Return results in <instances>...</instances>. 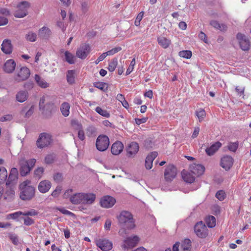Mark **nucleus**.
<instances>
[{"instance_id":"1","label":"nucleus","mask_w":251,"mask_h":251,"mask_svg":"<svg viewBox=\"0 0 251 251\" xmlns=\"http://www.w3.org/2000/svg\"><path fill=\"white\" fill-rule=\"evenodd\" d=\"M117 218L119 225L126 227L128 230L133 229L136 226L133 216L129 211L122 210L117 216Z\"/></svg>"},{"instance_id":"2","label":"nucleus","mask_w":251,"mask_h":251,"mask_svg":"<svg viewBox=\"0 0 251 251\" xmlns=\"http://www.w3.org/2000/svg\"><path fill=\"white\" fill-rule=\"evenodd\" d=\"M19 189L20 197L23 200H30L35 196V188L31 185V181L28 180L21 183L19 185Z\"/></svg>"},{"instance_id":"3","label":"nucleus","mask_w":251,"mask_h":251,"mask_svg":"<svg viewBox=\"0 0 251 251\" xmlns=\"http://www.w3.org/2000/svg\"><path fill=\"white\" fill-rule=\"evenodd\" d=\"M140 240V238L136 235L127 237L124 239L121 247L125 250L132 249L137 245Z\"/></svg>"},{"instance_id":"4","label":"nucleus","mask_w":251,"mask_h":251,"mask_svg":"<svg viewBox=\"0 0 251 251\" xmlns=\"http://www.w3.org/2000/svg\"><path fill=\"white\" fill-rule=\"evenodd\" d=\"M30 75V71L26 67H22L17 70L14 75V79L16 82H20L26 80Z\"/></svg>"},{"instance_id":"5","label":"nucleus","mask_w":251,"mask_h":251,"mask_svg":"<svg viewBox=\"0 0 251 251\" xmlns=\"http://www.w3.org/2000/svg\"><path fill=\"white\" fill-rule=\"evenodd\" d=\"M30 6V3L26 1H23L20 2L17 5V10L15 12V17L20 18L26 16L28 13V9L29 8Z\"/></svg>"},{"instance_id":"6","label":"nucleus","mask_w":251,"mask_h":251,"mask_svg":"<svg viewBox=\"0 0 251 251\" xmlns=\"http://www.w3.org/2000/svg\"><path fill=\"white\" fill-rule=\"evenodd\" d=\"M52 141L51 135L44 132L39 135L36 144L38 148L42 149L49 146L51 143Z\"/></svg>"},{"instance_id":"7","label":"nucleus","mask_w":251,"mask_h":251,"mask_svg":"<svg viewBox=\"0 0 251 251\" xmlns=\"http://www.w3.org/2000/svg\"><path fill=\"white\" fill-rule=\"evenodd\" d=\"M109 145V139L105 135H99L96 140V146L97 149L100 151L106 150Z\"/></svg>"},{"instance_id":"8","label":"nucleus","mask_w":251,"mask_h":251,"mask_svg":"<svg viewBox=\"0 0 251 251\" xmlns=\"http://www.w3.org/2000/svg\"><path fill=\"white\" fill-rule=\"evenodd\" d=\"M91 51V48L89 44H81L76 51V56L81 59H85Z\"/></svg>"},{"instance_id":"9","label":"nucleus","mask_w":251,"mask_h":251,"mask_svg":"<svg viewBox=\"0 0 251 251\" xmlns=\"http://www.w3.org/2000/svg\"><path fill=\"white\" fill-rule=\"evenodd\" d=\"M195 232L200 238H205L208 235V229L202 222H198L195 226Z\"/></svg>"},{"instance_id":"10","label":"nucleus","mask_w":251,"mask_h":251,"mask_svg":"<svg viewBox=\"0 0 251 251\" xmlns=\"http://www.w3.org/2000/svg\"><path fill=\"white\" fill-rule=\"evenodd\" d=\"M237 38L241 49L244 51L249 50L251 47V43L248 37L241 33H238Z\"/></svg>"},{"instance_id":"11","label":"nucleus","mask_w":251,"mask_h":251,"mask_svg":"<svg viewBox=\"0 0 251 251\" xmlns=\"http://www.w3.org/2000/svg\"><path fill=\"white\" fill-rule=\"evenodd\" d=\"M139 150V144L136 142L129 143L126 147V155L129 158H133Z\"/></svg>"},{"instance_id":"12","label":"nucleus","mask_w":251,"mask_h":251,"mask_svg":"<svg viewBox=\"0 0 251 251\" xmlns=\"http://www.w3.org/2000/svg\"><path fill=\"white\" fill-rule=\"evenodd\" d=\"M97 246L103 251H110L112 248V243L106 239H98L95 240Z\"/></svg>"},{"instance_id":"13","label":"nucleus","mask_w":251,"mask_h":251,"mask_svg":"<svg viewBox=\"0 0 251 251\" xmlns=\"http://www.w3.org/2000/svg\"><path fill=\"white\" fill-rule=\"evenodd\" d=\"M176 168L174 165H170L167 167L165 170V179L167 181H171L176 177Z\"/></svg>"},{"instance_id":"14","label":"nucleus","mask_w":251,"mask_h":251,"mask_svg":"<svg viewBox=\"0 0 251 251\" xmlns=\"http://www.w3.org/2000/svg\"><path fill=\"white\" fill-rule=\"evenodd\" d=\"M116 200L110 196H104L100 200V205L102 207L109 208L112 207L116 203Z\"/></svg>"},{"instance_id":"15","label":"nucleus","mask_w":251,"mask_h":251,"mask_svg":"<svg viewBox=\"0 0 251 251\" xmlns=\"http://www.w3.org/2000/svg\"><path fill=\"white\" fill-rule=\"evenodd\" d=\"M233 159L229 155H226L223 157L221 160V166L226 170H228L232 166Z\"/></svg>"},{"instance_id":"16","label":"nucleus","mask_w":251,"mask_h":251,"mask_svg":"<svg viewBox=\"0 0 251 251\" xmlns=\"http://www.w3.org/2000/svg\"><path fill=\"white\" fill-rule=\"evenodd\" d=\"M18 170L15 168H12L10 171L7 181L6 182V185L7 186L9 185L13 186L18 179Z\"/></svg>"},{"instance_id":"17","label":"nucleus","mask_w":251,"mask_h":251,"mask_svg":"<svg viewBox=\"0 0 251 251\" xmlns=\"http://www.w3.org/2000/svg\"><path fill=\"white\" fill-rule=\"evenodd\" d=\"M189 169L195 176H200L203 173L205 168L201 164H193L190 166Z\"/></svg>"},{"instance_id":"18","label":"nucleus","mask_w":251,"mask_h":251,"mask_svg":"<svg viewBox=\"0 0 251 251\" xmlns=\"http://www.w3.org/2000/svg\"><path fill=\"white\" fill-rule=\"evenodd\" d=\"M19 164L21 166L20 174L22 176H26L31 170L30 167L25 162V159L23 157L20 159Z\"/></svg>"},{"instance_id":"19","label":"nucleus","mask_w":251,"mask_h":251,"mask_svg":"<svg viewBox=\"0 0 251 251\" xmlns=\"http://www.w3.org/2000/svg\"><path fill=\"white\" fill-rule=\"evenodd\" d=\"M38 34L41 39L48 40L51 35V31L49 27L44 26L39 29Z\"/></svg>"},{"instance_id":"20","label":"nucleus","mask_w":251,"mask_h":251,"mask_svg":"<svg viewBox=\"0 0 251 251\" xmlns=\"http://www.w3.org/2000/svg\"><path fill=\"white\" fill-rule=\"evenodd\" d=\"M96 200V195L91 193H83L82 204L91 205L93 204Z\"/></svg>"},{"instance_id":"21","label":"nucleus","mask_w":251,"mask_h":251,"mask_svg":"<svg viewBox=\"0 0 251 251\" xmlns=\"http://www.w3.org/2000/svg\"><path fill=\"white\" fill-rule=\"evenodd\" d=\"M51 186V182L48 180L41 181L38 184V190L42 193L48 192Z\"/></svg>"},{"instance_id":"22","label":"nucleus","mask_w":251,"mask_h":251,"mask_svg":"<svg viewBox=\"0 0 251 251\" xmlns=\"http://www.w3.org/2000/svg\"><path fill=\"white\" fill-rule=\"evenodd\" d=\"M124 149V145L120 141H116L113 143L111 146V153L115 155L120 154L123 151Z\"/></svg>"},{"instance_id":"23","label":"nucleus","mask_w":251,"mask_h":251,"mask_svg":"<svg viewBox=\"0 0 251 251\" xmlns=\"http://www.w3.org/2000/svg\"><path fill=\"white\" fill-rule=\"evenodd\" d=\"M158 153L153 151L150 153L146 157L145 160V167L147 169H151L152 167V162L157 157Z\"/></svg>"},{"instance_id":"24","label":"nucleus","mask_w":251,"mask_h":251,"mask_svg":"<svg viewBox=\"0 0 251 251\" xmlns=\"http://www.w3.org/2000/svg\"><path fill=\"white\" fill-rule=\"evenodd\" d=\"M1 50L6 54H9L12 51V46L10 40L5 39L1 44Z\"/></svg>"},{"instance_id":"25","label":"nucleus","mask_w":251,"mask_h":251,"mask_svg":"<svg viewBox=\"0 0 251 251\" xmlns=\"http://www.w3.org/2000/svg\"><path fill=\"white\" fill-rule=\"evenodd\" d=\"M16 63L13 59H9L4 63L3 69L7 73H12L15 69Z\"/></svg>"},{"instance_id":"26","label":"nucleus","mask_w":251,"mask_h":251,"mask_svg":"<svg viewBox=\"0 0 251 251\" xmlns=\"http://www.w3.org/2000/svg\"><path fill=\"white\" fill-rule=\"evenodd\" d=\"M222 144L216 142L205 149L206 154L209 156L213 155L221 147Z\"/></svg>"},{"instance_id":"27","label":"nucleus","mask_w":251,"mask_h":251,"mask_svg":"<svg viewBox=\"0 0 251 251\" xmlns=\"http://www.w3.org/2000/svg\"><path fill=\"white\" fill-rule=\"evenodd\" d=\"M83 193H78L72 196L70 200L74 204H82Z\"/></svg>"},{"instance_id":"28","label":"nucleus","mask_w":251,"mask_h":251,"mask_svg":"<svg viewBox=\"0 0 251 251\" xmlns=\"http://www.w3.org/2000/svg\"><path fill=\"white\" fill-rule=\"evenodd\" d=\"M72 124L74 126H76L75 128L78 130V138L81 141L84 140L85 137L82 125L76 121H73Z\"/></svg>"},{"instance_id":"29","label":"nucleus","mask_w":251,"mask_h":251,"mask_svg":"<svg viewBox=\"0 0 251 251\" xmlns=\"http://www.w3.org/2000/svg\"><path fill=\"white\" fill-rule=\"evenodd\" d=\"M28 94L25 90H21L16 95V99L17 101L22 103L25 102L28 98Z\"/></svg>"},{"instance_id":"30","label":"nucleus","mask_w":251,"mask_h":251,"mask_svg":"<svg viewBox=\"0 0 251 251\" xmlns=\"http://www.w3.org/2000/svg\"><path fill=\"white\" fill-rule=\"evenodd\" d=\"M34 107L33 106H30L29 108L28 106H25L21 111V114L25 118H29L33 113Z\"/></svg>"},{"instance_id":"31","label":"nucleus","mask_w":251,"mask_h":251,"mask_svg":"<svg viewBox=\"0 0 251 251\" xmlns=\"http://www.w3.org/2000/svg\"><path fill=\"white\" fill-rule=\"evenodd\" d=\"M157 42L158 44L164 49L168 48L171 44L170 40L163 36L158 37Z\"/></svg>"},{"instance_id":"32","label":"nucleus","mask_w":251,"mask_h":251,"mask_svg":"<svg viewBox=\"0 0 251 251\" xmlns=\"http://www.w3.org/2000/svg\"><path fill=\"white\" fill-rule=\"evenodd\" d=\"M182 176L185 181L188 183H191L195 180V176L191 172H185L183 171L182 172Z\"/></svg>"},{"instance_id":"33","label":"nucleus","mask_w":251,"mask_h":251,"mask_svg":"<svg viewBox=\"0 0 251 251\" xmlns=\"http://www.w3.org/2000/svg\"><path fill=\"white\" fill-rule=\"evenodd\" d=\"M70 105L67 102H63L60 107V110L62 115L65 117H67L70 114Z\"/></svg>"},{"instance_id":"34","label":"nucleus","mask_w":251,"mask_h":251,"mask_svg":"<svg viewBox=\"0 0 251 251\" xmlns=\"http://www.w3.org/2000/svg\"><path fill=\"white\" fill-rule=\"evenodd\" d=\"M34 78L37 84L40 87L43 88H46L49 87V84L45 81L44 79L41 78L38 75H35Z\"/></svg>"},{"instance_id":"35","label":"nucleus","mask_w":251,"mask_h":251,"mask_svg":"<svg viewBox=\"0 0 251 251\" xmlns=\"http://www.w3.org/2000/svg\"><path fill=\"white\" fill-rule=\"evenodd\" d=\"M65 60L70 64H73L75 63V57L72 53L68 51H64Z\"/></svg>"},{"instance_id":"36","label":"nucleus","mask_w":251,"mask_h":251,"mask_svg":"<svg viewBox=\"0 0 251 251\" xmlns=\"http://www.w3.org/2000/svg\"><path fill=\"white\" fill-rule=\"evenodd\" d=\"M67 80L69 84H73L75 81V70H69L67 73Z\"/></svg>"},{"instance_id":"37","label":"nucleus","mask_w":251,"mask_h":251,"mask_svg":"<svg viewBox=\"0 0 251 251\" xmlns=\"http://www.w3.org/2000/svg\"><path fill=\"white\" fill-rule=\"evenodd\" d=\"M191 241L188 239H185L181 244L182 251H190Z\"/></svg>"},{"instance_id":"38","label":"nucleus","mask_w":251,"mask_h":251,"mask_svg":"<svg viewBox=\"0 0 251 251\" xmlns=\"http://www.w3.org/2000/svg\"><path fill=\"white\" fill-rule=\"evenodd\" d=\"M210 24L215 28L219 29L221 31L225 30L226 29V26L225 25L220 24L217 21L215 20L211 21Z\"/></svg>"},{"instance_id":"39","label":"nucleus","mask_w":251,"mask_h":251,"mask_svg":"<svg viewBox=\"0 0 251 251\" xmlns=\"http://www.w3.org/2000/svg\"><path fill=\"white\" fill-rule=\"evenodd\" d=\"M7 177V172L4 167L0 168V184L4 183Z\"/></svg>"},{"instance_id":"40","label":"nucleus","mask_w":251,"mask_h":251,"mask_svg":"<svg viewBox=\"0 0 251 251\" xmlns=\"http://www.w3.org/2000/svg\"><path fill=\"white\" fill-rule=\"evenodd\" d=\"M95 111L100 115L108 118L110 116V114L106 110L101 108L100 107L98 106L95 108Z\"/></svg>"},{"instance_id":"41","label":"nucleus","mask_w":251,"mask_h":251,"mask_svg":"<svg viewBox=\"0 0 251 251\" xmlns=\"http://www.w3.org/2000/svg\"><path fill=\"white\" fill-rule=\"evenodd\" d=\"M207 226L210 228L214 227L216 225V219L213 216H209L205 219Z\"/></svg>"},{"instance_id":"42","label":"nucleus","mask_w":251,"mask_h":251,"mask_svg":"<svg viewBox=\"0 0 251 251\" xmlns=\"http://www.w3.org/2000/svg\"><path fill=\"white\" fill-rule=\"evenodd\" d=\"M195 114L200 122L204 120L206 116L205 111L203 109H200L197 110Z\"/></svg>"},{"instance_id":"43","label":"nucleus","mask_w":251,"mask_h":251,"mask_svg":"<svg viewBox=\"0 0 251 251\" xmlns=\"http://www.w3.org/2000/svg\"><path fill=\"white\" fill-rule=\"evenodd\" d=\"M118 64V60L117 58H114L112 60V61L109 63L108 69L110 72H113Z\"/></svg>"},{"instance_id":"44","label":"nucleus","mask_w":251,"mask_h":251,"mask_svg":"<svg viewBox=\"0 0 251 251\" xmlns=\"http://www.w3.org/2000/svg\"><path fill=\"white\" fill-rule=\"evenodd\" d=\"M23 215V212L17 211L13 213L8 214L6 218L7 219L17 220L21 216Z\"/></svg>"},{"instance_id":"45","label":"nucleus","mask_w":251,"mask_h":251,"mask_svg":"<svg viewBox=\"0 0 251 251\" xmlns=\"http://www.w3.org/2000/svg\"><path fill=\"white\" fill-rule=\"evenodd\" d=\"M25 38L28 41L35 42L37 39L36 33H34L33 32H29L25 35Z\"/></svg>"},{"instance_id":"46","label":"nucleus","mask_w":251,"mask_h":251,"mask_svg":"<svg viewBox=\"0 0 251 251\" xmlns=\"http://www.w3.org/2000/svg\"><path fill=\"white\" fill-rule=\"evenodd\" d=\"M179 55L180 57L189 59L192 56V52L190 50H182L179 52Z\"/></svg>"},{"instance_id":"47","label":"nucleus","mask_w":251,"mask_h":251,"mask_svg":"<svg viewBox=\"0 0 251 251\" xmlns=\"http://www.w3.org/2000/svg\"><path fill=\"white\" fill-rule=\"evenodd\" d=\"M96 132V128L95 126H89L86 130V133L87 136L88 137H91L93 134H94Z\"/></svg>"},{"instance_id":"48","label":"nucleus","mask_w":251,"mask_h":251,"mask_svg":"<svg viewBox=\"0 0 251 251\" xmlns=\"http://www.w3.org/2000/svg\"><path fill=\"white\" fill-rule=\"evenodd\" d=\"M122 50L121 47H116L106 52L108 56L113 55Z\"/></svg>"},{"instance_id":"49","label":"nucleus","mask_w":251,"mask_h":251,"mask_svg":"<svg viewBox=\"0 0 251 251\" xmlns=\"http://www.w3.org/2000/svg\"><path fill=\"white\" fill-rule=\"evenodd\" d=\"M55 156L53 154H48L45 158V162L46 164H50L53 162Z\"/></svg>"},{"instance_id":"50","label":"nucleus","mask_w":251,"mask_h":251,"mask_svg":"<svg viewBox=\"0 0 251 251\" xmlns=\"http://www.w3.org/2000/svg\"><path fill=\"white\" fill-rule=\"evenodd\" d=\"M144 16V12L141 11L140 12L136 17V20L135 21L134 24L136 26H138L140 25V22L143 19Z\"/></svg>"},{"instance_id":"51","label":"nucleus","mask_w":251,"mask_h":251,"mask_svg":"<svg viewBox=\"0 0 251 251\" xmlns=\"http://www.w3.org/2000/svg\"><path fill=\"white\" fill-rule=\"evenodd\" d=\"M56 209L64 215H69L72 217H74L75 216L73 213L68 210H66L64 208L57 207Z\"/></svg>"},{"instance_id":"52","label":"nucleus","mask_w":251,"mask_h":251,"mask_svg":"<svg viewBox=\"0 0 251 251\" xmlns=\"http://www.w3.org/2000/svg\"><path fill=\"white\" fill-rule=\"evenodd\" d=\"M216 197L220 201H223L226 197V194L223 190L218 191L216 194Z\"/></svg>"},{"instance_id":"53","label":"nucleus","mask_w":251,"mask_h":251,"mask_svg":"<svg viewBox=\"0 0 251 251\" xmlns=\"http://www.w3.org/2000/svg\"><path fill=\"white\" fill-rule=\"evenodd\" d=\"M13 118L12 114H6L0 118V121L2 122L11 121Z\"/></svg>"},{"instance_id":"54","label":"nucleus","mask_w":251,"mask_h":251,"mask_svg":"<svg viewBox=\"0 0 251 251\" xmlns=\"http://www.w3.org/2000/svg\"><path fill=\"white\" fill-rule=\"evenodd\" d=\"M38 214V212L33 209H30V210L26 212H23V215L25 216H34Z\"/></svg>"},{"instance_id":"55","label":"nucleus","mask_w":251,"mask_h":251,"mask_svg":"<svg viewBox=\"0 0 251 251\" xmlns=\"http://www.w3.org/2000/svg\"><path fill=\"white\" fill-rule=\"evenodd\" d=\"M62 190V186H57L55 189L52 192L51 196L53 197H58L59 194L61 193V192Z\"/></svg>"},{"instance_id":"56","label":"nucleus","mask_w":251,"mask_h":251,"mask_svg":"<svg viewBox=\"0 0 251 251\" xmlns=\"http://www.w3.org/2000/svg\"><path fill=\"white\" fill-rule=\"evenodd\" d=\"M94 85L100 90H104L106 88V84L102 82H97L94 84Z\"/></svg>"},{"instance_id":"57","label":"nucleus","mask_w":251,"mask_h":251,"mask_svg":"<svg viewBox=\"0 0 251 251\" xmlns=\"http://www.w3.org/2000/svg\"><path fill=\"white\" fill-rule=\"evenodd\" d=\"M24 225L25 226H30L34 223V221L32 219L26 217L23 218Z\"/></svg>"},{"instance_id":"58","label":"nucleus","mask_w":251,"mask_h":251,"mask_svg":"<svg viewBox=\"0 0 251 251\" xmlns=\"http://www.w3.org/2000/svg\"><path fill=\"white\" fill-rule=\"evenodd\" d=\"M54 180L57 183L60 182L63 180V176L61 173H56L53 176Z\"/></svg>"},{"instance_id":"59","label":"nucleus","mask_w":251,"mask_h":251,"mask_svg":"<svg viewBox=\"0 0 251 251\" xmlns=\"http://www.w3.org/2000/svg\"><path fill=\"white\" fill-rule=\"evenodd\" d=\"M238 147V144L237 143H231L228 146V149L233 152H235Z\"/></svg>"},{"instance_id":"60","label":"nucleus","mask_w":251,"mask_h":251,"mask_svg":"<svg viewBox=\"0 0 251 251\" xmlns=\"http://www.w3.org/2000/svg\"><path fill=\"white\" fill-rule=\"evenodd\" d=\"M89 8L88 4L87 2L84 1L81 4V9L83 13H86Z\"/></svg>"},{"instance_id":"61","label":"nucleus","mask_w":251,"mask_h":251,"mask_svg":"<svg viewBox=\"0 0 251 251\" xmlns=\"http://www.w3.org/2000/svg\"><path fill=\"white\" fill-rule=\"evenodd\" d=\"M44 172V169L42 167H39L35 171V175L40 178Z\"/></svg>"},{"instance_id":"62","label":"nucleus","mask_w":251,"mask_h":251,"mask_svg":"<svg viewBox=\"0 0 251 251\" xmlns=\"http://www.w3.org/2000/svg\"><path fill=\"white\" fill-rule=\"evenodd\" d=\"M126 229H127L126 228V227L121 228L118 231L119 235L123 237H125V236L127 234Z\"/></svg>"},{"instance_id":"63","label":"nucleus","mask_w":251,"mask_h":251,"mask_svg":"<svg viewBox=\"0 0 251 251\" xmlns=\"http://www.w3.org/2000/svg\"><path fill=\"white\" fill-rule=\"evenodd\" d=\"M199 38L202 40L204 43H208V40L206 37V35L202 31H201L199 34Z\"/></svg>"},{"instance_id":"64","label":"nucleus","mask_w":251,"mask_h":251,"mask_svg":"<svg viewBox=\"0 0 251 251\" xmlns=\"http://www.w3.org/2000/svg\"><path fill=\"white\" fill-rule=\"evenodd\" d=\"M46 97H43L39 101V108L40 109H44L45 107V102L46 100Z\"/></svg>"}]
</instances>
